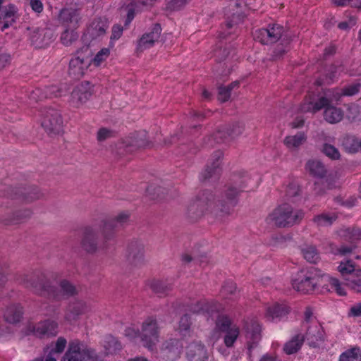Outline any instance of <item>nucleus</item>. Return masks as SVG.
I'll use <instances>...</instances> for the list:
<instances>
[{
  "label": "nucleus",
  "instance_id": "f257e3e1",
  "mask_svg": "<svg viewBox=\"0 0 361 361\" xmlns=\"http://www.w3.org/2000/svg\"><path fill=\"white\" fill-rule=\"evenodd\" d=\"M23 284L35 293L46 295L56 300L73 296L78 293L75 286L70 281L63 279L59 283L60 290L53 284L51 279L44 273L35 272L32 274L20 276L18 279Z\"/></svg>",
  "mask_w": 361,
  "mask_h": 361
},
{
  "label": "nucleus",
  "instance_id": "f03ea898",
  "mask_svg": "<svg viewBox=\"0 0 361 361\" xmlns=\"http://www.w3.org/2000/svg\"><path fill=\"white\" fill-rule=\"evenodd\" d=\"M248 176L233 175L231 183L226 185L221 195L214 194V205L219 217L229 215L237 205L240 194L247 187Z\"/></svg>",
  "mask_w": 361,
  "mask_h": 361
},
{
  "label": "nucleus",
  "instance_id": "7ed1b4c3",
  "mask_svg": "<svg viewBox=\"0 0 361 361\" xmlns=\"http://www.w3.org/2000/svg\"><path fill=\"white\" fill-rule=\"evenodd\" d=\"M323 278L328 279L329 283L335 288L338 294L341 295H345V292L337 279L326 276L315 267H310L298 271L292 280V285L297 291L310 293L315 290L318 285H320V281Z\"/></svg>",
  "mask_w": 361,
  "mask_h": 361
},
{
  "label": "nucleus",
  "instance_id": "20e7f679",
  "mask_svg": "<svg viewBox=\"0 0 361 361\" xmlns=\"http://www.w3.org/2000/svg\"><path fill=\"white\" fill-rule=\"evenodd\" d=\"M159 326L155 317H147L141 325L140 330L127 328L125 336L130 340L140 339L142 345L152 350L159 341Z\"/></svg>",
  "mask_w": 361,
  "mask_h": 361
},
{
  "label": "nucleus",
  "instance_id": "39448f33",
  "mask_svg": "<svg viewBox=\"0 0 361 361\" xmlns=\"http://www.w3.org/2000/svg\"><path fill=\"white\" fill-rule=\"evenodd\" d=\"M304 216L305 212L302 209H294L292 206L283 204L268 215L267 221L279 228H289L299 224Z\"/></svg>",
  "mask_w": 361,
  "mask_h": 361
},
{
  "label": "nucleus",
  "instance_id": "423d86ee",
  "mask_svg": "<svg viewBox=\"0 0 361 361\" xmlns=\"http://www.w3.org/2000/svg\"><path fill=\"white\" fill-rule=\"evenodd\" d=\"M205 213L219 217L214 205V193L209 190H204L197 198L190 203L186 216L192 221L200 219Z\"/></svg>",
  "mask_w": 361,
  "mask_h": 361
},
{
  "label": "nucleus",
  "instance_id": "0eeeda50",
  "mask_svg": "<svg viewBox=\"0 0 361 361\" xmlns=\"http://www.w3.org/2000/svg\"><path fill=\"white\" fill-rule=\"evenodd\" d=\"M61 361H102L96 351L83 341L73 339L69 341L68 348Z\"/></svg>",
  "mask_w": 361,
  "mask_h": 361
},
{
  "label": "nucleus",
  "instance_id": "6e6552de",
  "mask_svg": "<svg viewBox=\"0 0 361 361\" xmlns=\"http://www.w3.org/2000/svg\"><path fill=\"white\" fill-rule=\"evenodd\" d=\"M244 128V125L239 122L226 125L209 135L205 140V145L213 147L216 143L220 144L233 140L243 133Z\"/></svg>",
  "mask_w": 361,
  "mask_h": 361
},
{
  "label": "nucleus",
  "instance_id": "1a4fd4ad",
  "mask_svg": "<svg viewBox=\"0 0 361 361\" xmlns=\"http://www.w3.org/2000/svg\"><path fill=\"white\" fill-rule=\"evenodd\" d=\"M41 116V126L50 137L62 133L63 121L57 110L44 107L42 111Z\"/></svg>",
  "mask_w": 361,
  "mask_h": 361
},
{
  "label": "nucleus",
  "instance_id": "9d476101",
  "mask_svg": "<svg viewBox=\"0 0 361 361\" xmlns=\"http://www.w3.org/2000/svg\"><path fill=\"white\" fill-rule=\"evenodd\" d=\"M91 51L88 47H84L76 53V56L71 59L69 62L68 74L74 79H80L85 74L92 59Z\"/></svg>",
  "mask_w": 361,
  "mask_h": 361
},
{
  "label": "nucleus",
  "instance_id": "9b49d317",
  "mask_svg": "<svg viewBox=\"0 0 361 361\" xmlns=\"http://www.w3.org/2000/svg\"><path fill=\"white\" fill-rule=\"evenodd\" d=\"M7 195L12 199H18L25 202H32L42 198L44 194L37 186L29 185L26 187H8Z\"/></svg>",
  "mask_w": 361,
  "mask_h": 361
},
{
  "label": "nucleus",
  "instance_id": "f8f14e48",
  "mask_svg": "<svg viewBox=\"0 0 361 361\" xmlns=\"http://www.w3.org/2000/svg\"><path fill=\"white\" fill-rule=\"evenodd\" d=\"M283 32V26L278 24L269 25L267 28L255 30L254 39L263 44H271L281 39Z\"/></svg>",
  "mask_w": 361,
  "mask_h": 361
},
{
  "label": "nucleus",
  "instance_id": "ddd939ff",
  "mask_svg": "<svg viewBox=\"0 0 361 361\" xmlns=\"http://www.w3.org/2000/svg\"><path fill=\"white\" fill-rule=\"evenodd\" d=\"M126 261L132 267H140L145 264V247L138 240L130 241L126 249Z\"/></svg>",
  "mask_w": 361,
  "mask_h": 361
},
{
  "label": "nucleus",
  "instance_id": "4468645a",
  "mask_svg": "<svg viewBox=\"0 0 361 361\" xmlns=\"http://www.w3.org/2000/svg\"><path fill=\"white\" fill-rule=\"evenodd\" d=\"M28 330L39 338H50L54 337L58 334L59 325L57 322L48 319L35 324H30Z\"/></svg>",
  "mask_w": 361,
  "mask_h": 361
},
{
  "label": "nucleus",
  "instance_id": "2eb2a0df",
  "mask_svg": "<svg viewBox=\"0 0 361 361\" xmlns=\"http://www.w3.org/2000/svg\"><path fill=\"white\" fill-rule=\"evenodd\" d=\"M80 8L76 7H66L60 11L59 20L66 28L77 29L81 22Z\"/></svg>",
  "mask_w": 361,
  "mask_h": 361
},
{
  "label": "nucleus",
  "instance_id": "dca6fc26",
  "mask_svg": "<svg viewBox=\"0 0 361 361\" xmlns=\"http://www.w3.org/2000/svg\"><path fill=\"white\" fill-rule=\"evenodd\" d=\"M92 94V86L89 82H82L78 85L71 94V104L75 107H80L90 99Z\"/></svg>",
  "mask_w": 361,
  "mask_h": 361
},
{
  "label": "nucleus",
  "instance_id": "f3484780",
  "mask_svg": "<svg viewBox=\"0 0 361 361\" xmlns=\"http://www.w3.org/2000/svg\"><path fill=\"white\" fill-rule=\"evenodd\" d=\"M305 340L312 348H319L325 341V332L322 326L317 322H313L312 325L308 326Z\"/></svg>",
  "mask_w": 361,
  "mask_h": 361
},
{
  "label": "nucleus",
  "instance_id": "a211bd4d",
  "mask_svg": "<svg viewBox=\"0 0 361 361\" xmlns=\"http://www.w3.org/2000/svg\"><path fill=\"white\" fill-rule=\"evenodd\" d=\"M149 145L147 135L145 133H140L128 137L119 147L126 153H133L137 150L145 148Z\"/></svg>",
  "mask_w": 361,
  "mask_h": 361
},
{
  "label": "nucleus",
  "instance_id": "6ab92c4d",
  "mask_svg": "<svg viewBox=\"0 0 361 361\" xmlns=\"http://www.w3.org/2000/svg\"><path fill=\"white\" fill-rule=\"evenodd\" d=\"M339 97H336L334 90H328L324 96L321 97L316 102H310L302 106V111L317 112L322 109L329 106L334 101H338Z\"/></svg>",
  "mask_w": 361,
  "mask_h": 361
},
{
  "label": "nucleus",
  "instance_id": "aec40b11",
  "mask_svg": "<svg viewBox=\"0 0 361 361\" xmlns=\"http://www.w3.org/2000/svg\"><path fill=\"white\" fill-rule=\"evenodd\" d=\"M81 246L85 251L89 253H94L98 250L99 247L98 232L95 228L86 227L84 229Z\"/></svg>",
  "mask_w": 361,
  "mask_h": 361
},
{
  "label": "nucleus",
  "instance_id": "412c9836",
  "mask_svg": "<svg viewBox=\"0 0 361 361\" xmlns=\"http://www.w3.org/2000/svg\"><path fill=\"white\" fill-rule=\"evenodd\" d=\"M161 32V26L159 24H155L149 32L145 33L140 37L137 42V51L142 52L152 47L156 42L159 41Z\"/></svg>",
  "mask_w": 361,
  "mask_h": 361
},
{
  "label": "nucleus",
  "instance_id": "4be33fe9",
  "mask_svg": "<svg viewBox=\"0 0 361 361\" xmlns=\"http://www.w3.org/2000/svg\"><path fill=\"white\" fill-rule=\"evenodd\" d=\"M54 35L49 29H36L30 35L32 46L37 49L45 48L53 41Z\"/></svg>",
  "mask_w": 361,
  "mask_h": 361
},
{
  "label": "nucleus",
  "instance_id": "5701e85b",
  "mask_svg": "<svg viewBox=\"0 0 361 361\" xmlns=\"http://www.w3.org/2000/svg\"><path fill=\"white\" fill-rule=\"evenodd\" d=\"M181 345L178 340L171 338L166 341L161 345V353L167 361H174L179 357Z\"/></svg>",
  "mask_w": 361,
  "mask_h": 361
},
{
  "label": "nucleus",
  "instance_id": "b1692460",
  "mask_svg": "<svg viewBox=\"0 0 361 361\" xmlns=\"http://www.w3.org/2000/svg\"><path fill=\"white\" fill-rule=\"evenodd\" d=\"M245 328L248 348L250 350L261 339V327L257 322L251 321L250 323H246Z\"/></svg>",
  "mask_w": 361,
  "mask_h": 361
},
{
  "label": "nucleus",
  "instance_id": "393cba45",
  "mask_svg": "<svg viewBox=\"0 0 361 361\" xmlns=\"http://www.w3.org/2000/svg\"><path fill=\"white\" fill-rule=\"evenodd\" d=\"M187 357L190 361H207V351L204 345L192 343L188 346Z\"/></svg>",
  "mask_w": 361,
  "mask_h": 361
},
{
  "label": "nucleus",
  "instance_id": "a878e982",
  "mask_svg": "<svg viewBox=\"0 0 361 361\" xmlns=\"http://www.w3.org/2000/svg\"><path fill=\"white\" fill-rule=\"evenodd\" d=\"M223 157V152L220 150L214 152L212 157V162L210 166H207V169L202 173L204 180L212 177H217L220 173L221 159Z\"/></svg>",
  "mask_w": 361,
  "mask_h": 361
},
{
  "label": "nucleus",
  "instance_id": "bb28decb",
  "mask_svg": "<svg viewBox=\"0 0 361 361\" xmlns=\"http://www.w3.org/2000/svg\"><path fill=\"white\" fill-rule=\"evenodd\" d=\"M147 195L153 200H168L174 198L177 192L176 190L167 189L161 186H149L147 189Z\"/></svg>",
  "mask_w": 361,
  "mask_h": 361
},
{
  "label": "nucleus",
  "instance_id": "cd10ccee",
  "mask_svg": "<svg viewBox=\"0 0 361 361\" xmlns=\"http://www.w3.org/2000/svg\"><path fill=\"white\" fill-rule=\"evenodd\" d=\"M108 25L105 19L97 18L93 20L89 26L87 35L91 39H96L104 35L107 30Z\"/></svg>",
  "mask_w": 361,
  "mask_h": 361
},
{
  "label": "nucleus",
  "instance_id": "c85d7f7f",
  "mask_svg": "<svg viewBox=\"0 0 361 361\" xmlns=\"http://www.w3.org/2000/svg\"><path fill=\"white\" fill-rule=\"evenodd\" d=\"M16 15V8L13 5H8L0 12V29L4 31L15 21Z\"/></svg>",
  "mask_w": 361,
  "mask_h": 361
},
{
  "label": "nucleus",
  "instance_id": "c756f323",
  "mask_svg": "<svg viewBox=\"0 0 361 361\" xmlns=\"http://www.w3.org/2000/svg\"><path fill=\"white\" fill-rule=\"evenodd\" d=\"M305 341V336L301 334L295 335L283 346V351L287 355L296 353L302 347Z\"/></svg>",
  "mask_w": 361,
  "mask_h": 361
},
{
  "label": "nucleus",
  "instance_id": "7c9ffc66",
  "mask_svg": "<svg viewBox=\"0 0 361 361\" xmlns=\"http://www.w3.org/2000/svg\"><path fill=\"white\" fill-rule=\"evenodd\" d=\"M86 308L85 302L82 301H77L71 303L68 307L66 312L65 318L68 322L75 321L78 316L82 314Z\"/></svg>",
  "mask_w": 361,
  "mask_h": 361
},
{
  "label": "nucleus",
  "instance_id": "2f4dec72",
  "mask_svg": "<svg viewBox=\"0 0 361 361\" xmlns=\"http://www.w3.org/2000/svg\"><path fill=\"white\" fill-rule=\"evenodd\" d=\"M324 117L329 123H337L343 119V111L340 108L330 105L324 109Z\"/></svg>",
  "mask_w": 361,
  "mask_h": 361
},
{
  "label": "nucleus",
  "instance_id": "473e14b6",
  "mask_svg": "<svg viewBox=\"0 0 361 361\" xmlns=\"http://www.w3.org/2000/svg\"><path fill=\"white\" fill-rule=\"evenodd\" d=\"M337 219L338 215L334 212L322 213L314 216L312 221L317 227H325L331 226Z\"/></svg>",
  "mask_w": 361,
  "mask_h": 361
},
{
  "label": "nucleus",
  "instance_id": "72a5a7b5",
  "mask_svg": "<svg viewBox=\"0 0 361 361\" xmlns=\"http://www.w3.org/2000/svg\"><path fill=\"white\" fill-rule=\"evenodd\" d=\"M31 215L32 212L28 209H25L16 212L11 216L2 217L1 221L6 225L16 224L28 219Z\"/></svg>",
  "mask_w": 361,
  "mask_h": 361
},
{
  "label": "nucleus",
  "instance_id": "f704fd0d",
  "mask_svg": "<svg viewBox=\"0 0 361 361\" xmlns=\"http://www.w3.org/2000/svg\"><path fill=\"white\" fill-rule=\"evenodd\" d=\"M289 312V308L286 305L274 304L267 310L266 317L269 319L281 318Z\"/></svg>",
  "mask_w": 361,
  "mask_h": 361
},
{
  "label": "nucleus",
  "instance_id": "c9c22d12",
  "mask_svg": "<svg viewBox=\"0 0 361 361\" xmlns=\"http://www.w3.org/2000/svg\"><path fill=\"white\" fill-rule=\"evenodd\" d=\"M306 169L315 177L323 178L326 173L325 166L319 160H310L306 164Z\"/></svg>",
  "mask_w": 361,
  "mask_h": 361
},
{
  "label": "nucleus",
  "instance_id": "e433bc0d",
  "mask_svg": "<svg viewBox=\"0 0 361 361\" xmlns=\"http://www.w3.org/2000/svg\"><path fill=\"white\" fill-rule=\"evenodd\" d=\"M341 145L349 153H355L360 148V140L354 135H346L341 139Z\"/></svg>",
  "mask_w": 361,
  "mask_h": 361
},
{
  "label": "nucleus",
  "instance_id": "4c0bfd02",
  "mask_svg": "<svg viewBox=\"0 0 361 361\" xmlns=\"http://www.w3.org/2000/svg\"><path fill=\"white\" fill-rule=\"evenodd\" d=\"M307 140L303 132H299L295 135H289L284 139V144L290 149H297Z\"/></svg>",
  "mask_w": 361,
  "mask_h": 361
},
{
  "label": "nucleus",
  "instance_id": "58836bf2",
  "mask_svg": "<svg viewBox=\"0 0 361 361\" xmlns=\"http://www.w3.org/2000/svg\"><path fill=\"white\" fill-rule=\"evenodd\" d=\"M217 310V307L212 306V303L206 302L204 301H198L194 304H191L189 307V311L195 313H204V312H213Z\"/></svg>",
  "mask_w": 361,
  "mask_h": 361
},
{
  "label": "nucleus",
  "instance_id": "ea45409f",
  "mask_svg": "<svg viewBox=\"0 0 361 361\" xmlns=\"http://www.w3.org/2000/svg\"><path fill=\"white\" fill-rule=\"evenodd\" d=\"M150 288L154 293L159 297L164 296L168 294L172 289L171 285L162 281H153L150 283Z\"/></svg>",
  "mask_w": 361,
  "mask_h": 361
},
{
  "label": "nucleus",
  "instance_id": "a19ab883",
  "mask_svg": "<svg viewBox=\"0 0 361 361\" xmlns=\"http://www.w3.org/2000/svg\"><path fill=\"white\" fill-rule=\"evenodd\" d=\"M303 257L310 263L315 264L319 259V252L314 245H306L301 250Z\"/></svg>",
  "mask_w": 361,
  "mask_h": 361
},
{
  "label": "nucleus",
  "instance_id": "79ce46f5",
  "mask_svg": "<svg viewBox=\"0 0 361 361\" xmlns=\"http://www.w3.org/2000/svg\"><path fill=\"white\" fill-rule=\"evenodd\" d=\"M76 29L66 28L61 35V43L66 46H71L78 39V34L75 31Z\"/></svg>",
  "mask_w": 361,
  "mask_h": 361
},
{
  "label": "nucleus",
  "instance_id": "37998d69",
  "mask_svg": "<svg viewBox=\"0 0 361 361\" xmlns=\"http://www.w3.org/2000/svg\"><path fill=\"white\" fill-rule=\"evenodd\" d=\"M23 312L20 307H9L4 313V318L6 322L15 324L20 320Z\"/></svg>",
  "mask_w": 361,
  "mask_h": 361
},
{
  "label": "nucleus",
  "instance_id": "c03bdc74",
  "mask_svg": "<svg viewBox=\"0 0 361 361\" xmlns=\"http://www.w3.org/2000/svg\"><path fill=\"white\" fill-rule=\"evenodd\" d=\"M339 361H361V350L353 348L340 355Z\"/></svg>",
  "mask_w": 361,
  "mask_h": 361
},
{
  "label": "nucleus",
  "instance_id": "a18cd8bd",
  "mask_svg": "<svg viewBox=\"0 0 361 361\" xmlns=\"http://www.w3.org/2000/svg\"><path fill=\"white\" fill-rule=\"evenodd\" d=\"M116 228H117L114 225V221L109 219L103 222L102 233L105 240L107 241L113 238Z\"/></svg>",
  "mask_w": 361,
  "mask_h": 361
},
{
  "label": "nucleus",
  "instance_id": "49530a36",
  "mask_svg": "<svg viewBox=\"0 0 361 361\" xmlns=\"http://www.w3.org/2000/svg\"><path fill=\"white\" fill-rule=\"evenodd\" d=\"M222 296L227 299H231L237 293V287L233 281H226L221 290Z\"/></svg>",
  "mask_w": 361,
  "mask_h": 361
},
{
  "label": "nucleus",
  "instance_id": "de8ad7c7",
  "mask_svg": "<svg viewBox=\"0 0 361 361\" xmlns=\"http://www.w3.org/2000/svg\"><path fill=\"white\" fill-rule=\"evenodd\" d=\"M226 334L224 337V343L227 347H231L239 335V329L235 326H233L230 330L226 331Z\"/></svg>",
  "mask_w": 361,
  "mask_h": 361
},
{
  "label": "nucleus",
  "instance_id": "09e8293b",
  "mask_svg": "<svg viewBox=\"0 0 361 361\" xmlns=\"http://www.w3.org/2000/svg\"><path fill=\"white\" fill-rule=\"evenodd\" d=\"M46 93L47 92H44L41 88H36L31 91L28 95L30 104L37 103L38 102H42L47 99Z\"/></svg>",
  "mask_w": 361,
  "mask_h": 361
},
{
  "label": "nucleus",
  "instance_id": "8fccbe9b",
  "mask_svg": "<svg viewBox=\"0 0 361 361\" xmlns=\"http://www.w3.org/2000/svg\"><path fill=\"white\" fill-rule=\"evenodd\" d=\"M360 87V85L358 83L352 84L342 89L341 92H336L334 94L336 97H339V99L342 96H353L359 92Z\"/></svg>",
  "mask_w": 361,
  "mask_h": 361
},
{
  "label": "nucleus",
  "instance_id": "3c124183",
  "mask_svg": "<svg viewBox=\"0 0 361 361\" xmlns=\"http://www.w3.org/2000/svg\"><path fill=\"white\" fill-rule=\"evenodd\" d=\"M291 240L292 238L290 235H276L271 237L270 245L274 247H282Z\"/></svg>",
  "mask_w": 361,
  "mask_h": 361
},
{
  "label": "nucleus",
  "instance_id": "603ef678",
  "mask_svg": "<svg viewBox=\"0 0 361 361\" xmlns=\"http://www.w3.org/2000/svg\"><path fill=\"white\" fill-rule=\"evenodd\" d=\"M339 272L342 275L349 274L353 273L355 269V264L352 260H347L345 262H341L338 267Z\"/></svg>",
  "mask_w": 361,
  "mask_h": 361
},
{
  "label": "nucleus",
  "instance_id": "864d4df0",
  "mask_svg": "<svg viewBox=\"0 0 361 361\" xmlns=\"http://www.w3.org/2000/svg\"><path fill=\"white\" fill-rule=\"evenodd\" d=\"M216 327L221 331H226L231 329V322L225 316H219L216 322Z\"/></svg>",
  "mask_w": 361,
  "mask_h": 361
},
{
  "label": "nucleus",
  "instance_id": "5fc2aeb1",
  "mask_svg": "<svg viewBox=\"0 0 361 361\" xmlns=\"http://www.w3.org/2000/svg\"><path fill=\"white\" fill-rule=\"evenodd\" d=\"M322 152L332 159H338L340 157L338 150L334 146L329 144H324L323 145Z\"/></svg>",
  "mask_w": 361,
  "mask_h": 361
},
{
  "label": "nucleus",
  "instance_id": "6e6d98bb",
  "mask_svg": "<svg viewBox=\"0 0 361 361\" xmlns=\"http://www.w3.org/2000/svg\"><path fill=\"white\" fill-rule=\"evenodd\" d=\"M129 217L130 214L128 212H122L110 220L114 221V225L118 228L126 224L129 221Z\"/></svg>",
  "mask_w": 361,
  "mask_h": 361
},
{
  "label": "nucleus",
  "instance_id": "4d7b16f0",
  "mask_svg": "<svg viewBox=\"0 0 361 361\" xmlns=\"http://www.w3.org/2000/svg\"><path fill=\"white\" fill-rule=\"evenodd\" d=\"M188 4V0H170L166 4V9L176 11L183 8Z\"/></svg>",
  "mask_w": 361,
  "mask_h": 361
},
{
  "label": "nucleus",
  "instance_id": "13d9d810",
  "mask_svg": "<svg viewBox=\"0 0 361 361\" xmlns=\"http://www.w3.org/2000/svg\"><path fill=\"white\" fill-rule=\"evenodd\" d=\"M67 345V341L63 337H59L56 341L54 347L50 350V352L56 354L62 353Z\"/></svg>",
  "mask_w": 361,
  "mask_h": 361
},
{
  "label": "nucleus",
  "instance_id": "bf43d9fd",
  "mask_svg": "<svg viewBox=\"0 0 361 361\" xmlns=\"http://www.w3.org/2000/svg\"><path fill=\"white\" fill-rule=\"evenodd\" d=\"M110 54V50L109 48H103L94 57L92 61H94V64L97 66H99L100 63L105 61Z\"/></svg>",
  "mask_w": 361,
  "mask_h": 361
},
{
  "label": "nucleus",
  "instance_id": "052dcab7",
  "mask_svg": "<svg viewBox=\"0 0 361 361\" xmlns=\"http://www.w3.org/2000/svg\"><path fill=\"white\" fill-rule=\"evenodd\" d=\"M42 90H44V92H47V99L58 97L61 95V90L56 85H51L49 87H46Z\"/></svg>",
  "mask_w": 361,
  "mask_h": 361
},
{
  "label": "nucleus",
  "instance_id": "680f3d73",
  "mask_svg": "<svg viewBox=\"0 0 361 361\" xmlns=\"http://www.w3.org/2000/svg\"><path fill=\"white\" fill-rule=\"evenodd\" d=\"M286 195L290 198L295 197L300 194V188L295 183H290L286 188Z\"/></svg>",
  "mask_w": 361,
  "mask_h": 361
},
{
  "label": "nucleus",
  "instance_id": "e2e57ef3",
  "mask_svg": "<svg viewBox=\"0 0 361 361\" xmlns=\"http://www.w3.org/2000/svg\"><path fill=\"white\" fill-rule=\"evenodd\" d=\"M114 132L106 128H100L97 133V139L99 142H104L113 137Z\"/></svg>",
  "mask_w": 361,
  "mask_h": 361
},
{
  "label": "nucleus",
  "instance_id": "0e129e2a",
  "mask_svg": "<svg viewBox=\"0 0 361 361\" xmlns=\"http://www.w3.org/2000/svg\"><path fill=\"white\" fill-rule=\"evenodd\" d=\"M192 324L190 317L188 314H185L180 317L179 321V330L180 331H188L190 329Z\"/></svg>",
  "mask_w": 361,
  "mask_h": 361
},
{
  "label": "nucleus",
  "instance_id": "69168bd1",
  "mask_svg": "<svg viewBox=\"0 0 361 361\" xmlns=\"http://www.w3.org/2000/svg\"><path fill=\"white\" fill-rule=\"evenodd\" d=\"M346 236L352 243H356L357 240H361V231L359 229H348L345 231Z\"/></svg>",
  "mask_w": 361,
  "mask_h": 361
},
{
  "label": "nucleus",
  "instance_id": "338daca9",
  "mask_svg": "<svg viewBox=\"0 0 361 361\" xmlns=\"http://www.w3.org/2000/svg\"><path fill=\"white\" fill-rule=\"evenodd\" d=\"M355 248V245H342L336 248L334 254L345 256L350 254Z\"/></svg>",
  "mask_w": 361,
  "mask_h": 361
},
{
  "label": "nucleus",
  "instance_id": "774afa93",
  "mask_svg": "<svg viewBox=\"0 0 361 361\" xmlns=\"http://www.w3.org/2000/svg\"><path fill=\"white\" fill-rule=\"evenodd\" d=\"M123 31V27L119 24H116L112 27L111 35L110 37L111 44L112 43L113 40H117L122 36Z\"/></svg>",
  "mask_w": 361,
  "mask_h": 361
}]
</instances>
